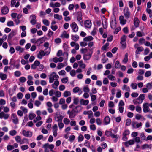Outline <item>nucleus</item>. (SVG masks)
I'll use <instances>...</instances> for the list:
<instances>
[{"label":"nucleus","mask_w":152,"mask_h":152,"mask_svg":"<svg viewBox=\"0 0 152 152\" xmlns=\"http://www.w3.org/2000/svg\"><path fill=\"white\" fill-rule=\"evenodd\" d=\"M49 82L53 83L55 80H57L59 78V76L55 72L51 73L48 75Z\"/></svg>","instance_id":"nucleus-1"},{"label":"nucleus","mask_w":152,"mask_h":152,"mask_svg":"<svg viewBox=\"0 0 152 152\" xmlns=\"http://www.w3.org/2000/svg\"><path fill=\"white\" fill-rule=\"evenodd\" d=\"M54 146L53 144H49L48 143H46L44 144L42 146L44 149V152H49L50 149L52 151L54 148Z\"/></svg>","instance_id":"nucleus-2"},{"label":"nucleus","mask_w":152,"mask_h":152,"mask_svg":"<svg viewBox=\"0 0 152 152\" xmlns=\"http://www.w3.org/2000/svg\"><path fill=\"white\" fill-rule=\"evenodd\" d=\"M149 104L148 103H145L143 104V110L144 113L149 112L150 113H152V110H150L149 107Z\"/></svg>","instance_id":"nucleus-3"},{"label":"nucleus","mask_w":152,"mask_h":152,"mask_svg":"<svg viewBox=\"0 0 152 152\" xmlns=\"http://www.w3.org/2000/svg\"><path fill=\"white\" fill-rule=\"evenodd\" d=\"M21 133L24 136L28 137H31L32 135V133L31 132L29 131H26L25 130H22Z\"/></svg>","instance_id":"nucleus-4"},{"label":"nucleus","mask_w":152,"mask_h":152,"mask_svg":"<svg viewBox=\"0 0 152 152\" xmlns=\"http://www.w3.org/2000/svg\"><path fill=\"white\" fill-rule=\"evenodd\" d=\"M123 12L125 17L127 19L129 18L130 16V13L128 7H125Z\"/></svg>","instance_id":"nucleus-5"},{"label":"nucleus","mask_w":152,"mask_h":152,"mask_svg":"<svg viewBox=\"0 0 152 152\" xmlns=\"http://www.w3.org/2000/svg\"><path fill=\"white\" fill-rule=\"evenodd\" d=\"M73 31L74 32H77L78 30V26L75 22H73L70 25Z\"/></svg>","instance_id":"nucleus-6"},{"label":"nucleus","mask_w":152,"mask_h":152,"mask_svg":"<svg viewBox=\"0 0 152 152\" xmlns=\"http://www.w3.org/2000/svg\"><path fill=\"white\" fill-rule=\"evenodd\" d=\"M10 116V114L4 113V112H1L0 113V118L4 119L5 120L7 119Z\"/></svg>","instance_id":"nucleus-7"},{"label":"nucleus","mask_w":152,"mask_h":152,"mask_svg":"<svg viewBox=\"0 0 152 152\" xmlns=\"http://www.w3.org/2000/svg\"><path fill=\"white\" fill-rule=\"evenodd\" d=\"M111 27L113 29L115 28L116 26V21L115 17H113L111 19L110 21Z\"/></svg>","instance_id":"nucleus-8"},{"label":"nucleus","mask_w":152,"mask_h":152,"mask_svg":"<svg viewBox=\"0 0 152 152\" xmlns=\"http://www.w3.org/2000/svg\"><path fill=\"white\" fill-rule=\"evenodd\" d=\"M58 130V128L57 125L56 124H54L52 127V132L53 135L55 137H56L57 135Z\"/></svg>","instance_id":"nucleus-9"},{"label":"nucleus","mask_w":152,"mask_h":152,"mask_svg":"<svg viewBox=\"0 0 152 152\" xmlns=\"http://www.w3.org/2000/svg\"><path fill=\"white\" fill-rule=\"evenodd\" d=\"M63 118V116H62L61 115H57V113H56V114L55 117V119L56 121L58 123L62 122Z\"/></svg>","instance_id":"nucleus-10"},{"label":"nucleus","mask_w":152,"mask_h":152,"mask_svg":"<svg viewBox=\"0 0 152 152\" xmlns=\"http://www.w3.org/2000/svg\"><path fill=\"white\" fill-rule=\"evenodd\" d=\"M30 23L33 25H35L36 23V16L34 15H31L30 18Z\"/></svg>","instance_id":"nucleus-11"},{"label":"nucleus","mask_w":152,"mask_h":152,"mask_svg":"<svg viewBox=\"0 0 152 152\" xmlns=\"http://www.w3.org/2000/svg\"><path fill=\"white\" fill-rule=\"evenodd\" d=\"M9 11V10L8 7L6 6H4L2 7L1 12V13L4 15L7 14Z\"/></svg>","instance_id":"nucleus-12"},{"label":"nucleus","mask_w":152,"mask_h":152,"mask_svg":"<svg viewBox=\"0 0 152 152\" xmlns=\"http://www.w3.org/2000/svg\"><path fill=\"white\" fill-rule=\"evenodd\" d=\"M12 119L13 122L15 124H17L18 122V120L16 115L14 114H12L11 115Z\"/></svg>","instance_id":"nucleus-13"},{"label":"nucleus","mask_w":152,"mask_h":152,"mask_svg":"<svg viewBox=\"0 0 152 152\" xmlns=\"http://www.w3.org/2000/svg\"><path fill=\"white\" fill-rule=\"evenodd\" d=\"M59 84V81L57 80L55 81L54 83H53L51 86L53 88L55 89H57L58 87Z\"/></svg>","instance_id":"nucleus-14"},{"label":"nucleus","mask_w":152,"mask_h":152,"mask_svg":"<svg viewBox=\"0 0 152 152\" xmlns=\"http://www.w3.org/2000/svg\"><path fill=\"white\" fill-rule=\"evenodd\" d=\"M61 5V4L58 2H56L55 3L51 2L50 4V6L52 8H55V7L57 8L59 7H60Z\"/></svg>","instance_id":"nucleus-15"},{"label":"nucleus","mask_w":152,"mask_h":152,"mask_svg":"<svg viewBox=\"0 0 152 152\" xmlns=\"http://www.w3.org/2000/svg\"><path fill=\"white\" fill-rule=\"evenodd\" d=\"M84 25L86 27L90 28L92 25L91 22L90 20H87L84 22Z\"/></svg>","instance_id":"nucleus-16"},{"label":"nucleus","mask_w":152,"mask_h":152,"mask_svg":"<svg viewBox=\"0 0 152 152\" xmlns=\"http://www.w3.org/2000/svg\"><path fill=\"white\" fill-rule=\"evenodd\" d=\"M134 141L133 140H130L129 141L124 142V144L126 146L128 147L129 145H132L134 144Z\"/></svg>","instance_id":"nucleus-17"},{"label":"nucleus","mask_w":152,"mask_h":152,"mask_svg":"<svg viewBox=\"0 0 152 152\" xmlns=\"http://www.w3.org/2000/svg\"><path fill=\"white\" fill-rule=\"evenodd\" d=\"M119 20L121 24L124 25L126 23V20L124 19V17L123 16H120L119 17Z\"/></svg>","instance_id":"nucleus-18"},{"label":"nucleus","mask_w":152,"mask_h":152,"mask_svg":"<svg viewBox=\"0 0 152 152\" xmlns=\"http://www.w3.org/2000/svg\"><path fill=\"white\" fill-rule=\"evenodd\" d=\"M78 13L79 15L77 16V21L80 23V25H82V24L83 23L82 18H81V12H78Z\"/></svg>","instance_id":"nucleus-19"},{"label":"nucleus","mask_w":152,"mask_h":152,"mask_svg":"<svg viewBox=\"0 0 152 152\" xmlns=\"http://www.w3.org/2000/svg\"><path fill=\"white\" fill-rule=\"evenodd\" d=\"M45 53L43 50H40L39 53L38 54L37 57L38 58L42 59V57L45 55Z\"/></svg>","instance_id":"nucleus-20"},{"label":"nucleus","mask_w":152,"mask_h":152,"mask_svg":"<svg viewBox=\"0 0 152 152\" xmlns=\"http://www.w3.org/2000/svg\"><path fill=\"white\" fill-rule=\"evenodd\" d=\"M134 24L135 26L137 28L139 27V20L137 17L134 18Z\"/></svg>","instance_id":"nucleus-21"},{"label":"nucleus","mask_w":152,"mask_h":152,"mask_svg":"<svg viewBox=\"0 0 152 152\" xmlns=\"http://www.w3.org/2000/svg\"><path fill=\"white\" fill-rule=\"evenodd\" d=\"M88 47L90 48V50L92 53V50L95 48L94 43L92 42H90L88 44Z\"/></svg>","instance_id":"nucleus-22"},{"label":"nucleus","mask_w":152,"mask_h":152,"mask_svg":"<svg viewBox=\"0 0 152 152\" xmlns=\"http://www.w3.org/2000/svg\"><path fill=\"white\" fill-rule=\"evenodd\" d=\"M110 122V118L108 116L105 117L104 119L103 123L105 125L109 124Z\"/></svg>","instance_id":"nucleus-23"},{"label":"nucleus","mask_w":152,"mask_h":152,"mask_svg":"<svg viewBox=\"0 0 152 152\" xmlns=\"http://www.w3.org/2000/svg\"><path fill=\"white\" fill-rule=\"evenodd\" d=\"M80 102L81 104L86 105L88 104L89 101L88 100H85L83 99H82L80 100Z\"/></svg>","instance_id":"nucleus-24"},{"label":"nucleus","mask_w":152,"mask_h":152,"mask_svg":"<svg viewBox=\"0 0 152 152\" xmlns=\"http://www.w3.org/2000/svg\"><path fill=\"white\" fill-rule=\"evenodd\" d=\"M45 41V39L44 37H42L38 39L36 41V44L40 45Z\"/></svg>","instance_id":"nucleus-25"},{"label":"nucleus","mask_w":152,"mask_h":152,"mask_svg":"<svg viewBox=\"0 0 152 152\" xmlns=\"http://www.w3.org/2000/svg\"><path fill=\"white\" fill-rule=\"evenodd\" d=\"M93 37L91 36L87 37L83 39V40L85 42H90L93 39Z\"/></svg>","instance_id":"nucleus-26"},{"label":"nucleus","mask_w":152,"mask_h":152,"mask_svg":"<svg viewBox=\"0 0 152 152\" xmlns=\"http://www.w3.org/2000/svg\"><path fill=\"white\" fill-rule=\"evenodd\" d=\"M78 63L79 66L80 68L82 69H85L86 68V65L84 63H83V61L82 60L79 61L78 62Z\"/></svg>","instance_id":"nucleus-27"},{"label":"nucleus","mask_w":152,"mask_h":152,"mask_svg":"<svg viewBox=\"0 0 152 152\" xmlns=\"http://www.w3.org/2000/svg\"><path fill=\"white\" fill-rule=\"evenodd\" d=\"M73 111L74 112L77 113L80 111L81 110V108L80 106H77L75 108L73 109Z\"/></svg>","instance_id":"nucleus-28"},{"label":"nucleus","mask_w":152,"mask_h":152,"mask_svg":"<svg viewBox=\"0 0 152 152\" xmlns=\"http://www.w3.org/2000/svg\"><path fill=\"white\" fill-rule=\"evenodd\" d=\"M29 143V140L28 139L26 138H23L22 140L20 143V144H28Z\"/></svg>","instance_id":"nucleus-29"},{"label":"nucleus","mask_w":152,"mask_h":152,"mask_svg":"<svg viewBox=\"0 0 152 152\" xmlns=\"http://www.w3.org/2000/svg\"><path fill=\"white\" fill-rule=\"evenodd\" d=\"M92 53H91V54H85L83 56V58L85 60H89L91 57V54Z\"/></svg>","instance_id":"nucleus-30"},{"label":"nucleus","mask_w":152,"mask_h":152,"mask_svg":"<svg viewBox=\"0 0 152 152\" xmlns=\"http://www.w3.org/2000/svg\"><path fill=\"white\" fill-rule=\"evenodd\" d=\"M15 49L17 51H19L20 53L23 52L24 50V48H21L19 46H17L15 48Z\"/></svg>","instance_id":"nucleus-31"},{"label":"nucleus","mask_w":152,"mask_h":152,"mask_svg":"<svg viewBox=\"0 0 152 152\" xmlns=\"http://www.w3.org/2000/svg\"><path fill=\"white\" fill-rule=\"evenodd\" d=\"M54 18L57 19L58 20H60L62 19V17L61 15H59L58 14H56L54 15Z\"/></svg>","instance_id":"nucleus-32"},{"label":"nucleus","mask_w":152,"mask_h":152,"mask_svg":"<svg viewBox=\"0 0 152 152\" xmlns=\"http://www.w3.org/2000/svg\"><path fill=\"white\" fill-rule=\"evenodd\" d=\"M71 93L70 91H64L63 94V96L64 97H66L68 96H70Z\"/></svg>","instance_id":"nucleus-33"},{"label":"nucleus","mask_w":152,"mask_h":152,"mask_svg":"<svg viewBox=\"0 0 152 152\" xmlns=\"http://www.w3.org/2000/svg\"><path fill=\"white\" fill-rule=\"evenodd\" d=\"M152 145H148L147 144H145L142 146V148L143 149H145L148 148H151Z\"/></svg>","instance_id":"nucleus-34"},{"label":"nucleus","mask_w":152,"mask_h":152,"mask_svg":"<svg viewBox=\"0 0 152 152\" xmlns=\"http://www.w3.org/2000/svg\"><path fill=\"white\" fill-rule=\"evenodd\" d=\"M61 37L65 38H68L69 37V35L65 31H64L61 34Z\"/></svg>","instance_id":"nucleus-35"},{"label":"nucleus","mask_w":152,"mask_h":152,"mask_svg":"<svg viewBox=\"0 0 152 152\" xmlns=\"http://www.w3.org/2000/svg\"><path fill=\"white\" fill-rule=\"evenodd\" d=\"M0 78L3 80H5L7 79V75L5 74L0 73Z\"/></svg>","instance_id":"nucleus-36"},{"label":"nucleus","mask_w":152,"mask_h":152,"mask_svg":"<svg viewBox=\"0 0 152 152\" xmlns=\"http://www.w3.org/2000/svg\"><path fill=\"white\" fill-rule=\"evenodd\" d=\"M71 38L73 40L75 41H78L79 37L78 35H72L71 36Z\"/></svg>","instance_id":"nucleus-37"},{"label":"nucleus","mask_w":152,"mask_h":152,"mask_svg":"<svg viewBox=\"0 0 152 152\" xmlns=\"http://www.w3.org/2000/svg\"><path fill=\"white\" fill-rule=\"evenodd\" d=\"M145 94H142L140 95L138 97V99H140L141 103H142V101L145 99Z\"/></svg>","instance_id":"nucleus-38"},{"label":"nucleus","mask_w":152,"mask_h":152,"mask_svg":"<svg viewBox=\"0 0 152 152\" xmlns=\"http://www.w3.org/2000/svg\"><path fill=\"white\" fill-rule=\"evenodd\" d=\"M145 34L143 32H141L140 31H138L136 32V35L137 37H141L145 36Z\"/></svg>","instance_id":"nucleus-39"},{"label":"nucleus","mask_w":152,"mask_h":152,"mask_svg":"<svg viewBox=\"0 0 152 152\" xmlns=\"http://www.w3.org/2000/svg\"><path fill=\"white\" fill-rule=\"evenodd\" d=\"M131 88L134 90L136 89L137 88V84L136 83H133L130 85Z\"/></svg>","instance_id":"nucleus-40"},{"label":"nucleus","mask_w":152,"mask_h":152,"mask_svg":"<svg viewBox=\"0 0 152 152\" xmlns=\"http://www.w3.org/2000/svg\"><path fill=\"white\" fill-rule=\"evenodd\" d=\"M122 89L123 90H126L128 91H130V89L129 86H127L126 85H124Z\"/></svg>","instance_id":"nucleus-41"},{"label":"nucleus","mask_w":152,"mask_h":152,"mask_svg":"<svg viewBox=\"0 0 152 152\" xmlns=\"http://www.w3.org/2000/svg\"><path fill=\"white\" fill-rule=\"evenodd\" d=\"M17 132L16 130H12L10 131L9 132L10 134L12 136H14L16 135Z\"/></svg>","instance_id":"nucleus-42"},{"label":"nucleus","mask_w":152,"mask_h":152,"mask_svg":"<svg viewBox=\"0 0 152 152\" xmlns=\"http://www.w3.org/2000/svg\"><path fill=\"white\" fill-rule=\"evenodd\" d=\"M83 91L85 93H88L90 91V89L88 86H86L84 87Z\"/></svg>","instance_id":"nucleus-43"},{"label":"nucleus","mask_w":152,"mask_h":152,"mask_svg":"<svg viewBox=\"0 0 152 152\" xmlns=\"http://www.w3.org/2000/svg\"><path fill=\"white\" fill-rule=\"evenodd\" d=\"M109 43H106L104 45L102 48V49L103 50H106L108 48V46L109 45Z\"/></svg>","instance_id":"nucleus-44"},{"label":"nucleus","mask_w":152,"mask_h":152,"mask_svg":"<svg viewBox=\"0 0 152 152\" xmlns=\"http://www.w3.org/2000/svg\"><path fill=\"white\" fill-rule=\"evenodd\" d=\"M128 54L127 53H126L125 55L124 58L123 60V62L124 63H126L128 61Z\"/></svg>","instance_id":"nucleus-45"},{"label":"nucleus","mask_w":152,"mask_h":152,"mask_svg":"<svg viewBox=\"0 0 152 152\" xmlns=\"http://www.w3.org/2000/svg\"><path fill=\"white\" fill-rule=\"evenodd\" d=\"M15 139L16 142L18 143H20L21 140L20 136L18 135L15 137Z\"/></svg>","instance_id":"nucleus-46"},{"label":"nucleus","mask_w":152,"mask_h":152,"mask_svg":"<svg viewBox=\"0 0 152 152\" xmlns=\"http://www.w3.org/2000/svg\"><path fill=\"white\" fill-rule=\"evenodd\" d=\"M20 148L21 150L23 151L28 149L29 148V146L28 145H21Z\"/></svg>","instance_id":"nucleus-47"},{"label":"nucleus","mask_w":152,"mask_h":152,"mask_svg":"<svg viewBox=\"0 0 152 152\" xmlns=\"http://www.w3.org/2000/svg\"><path fill=\"white\" fill-rule=\"evenodd\" d=\"M107 77L110 80L112 81L114 80H115V77L111 74L108 75Z\"/></svg>","instance_id":"nucleus-48"},{"label":"nucleus","mask_w":152,"mask_h":152,"mask_svg":"<svg viewBox=\"0 0 152 152\" xmlns=\"http://www.w3.org/2000/svg\"><path fill=\"white\" fill-rule=\"evenodd\" d=\"M15 91L13 89L10 88L8 90V93L10 96H12L14 94Z\"/></svg>","instance_id":"nucleus-49"},{"label":"nucleus","mask_w":152,"mask_h":152,"mask_svg":"<svg viewBox=\"0 0 152 152\" xmlns=\"http://www.w3.org/2000/svg\"><path fill=\"white\" fill-rule=\"evenodd\" d=\"M58 125L60 130H61L64 127V124L62 122L58 123Z\"/></svg>","instance_id":"nucleus-50"},{"label":"nucleus","mask_w":152,"mask_h":152,"mask_svg":"<svg viewBox=\"0 0 152 152\" xmlns=\"http://www.w3.org/2000/svg\"><path fill=\"white\" fill-rule=\"evenodd\" d=\"M79 102V99L78 97H74L73 99V104H77Z\"/></svg>","instance_id":"nucleus-51"},{"label":"nucleus","mask_w":152,"mask_h":152,"mask_svg":"<svg viewBox=\"0 0 152 152\" xmlns=\"http://www.w3.org/2000/svg\"><path fill=\"white\" fill-rule=\"evenodd\" d=\"M55 95L56 97H60L61 95V93L60 91H57L55 92Z\"/></svg>","instance_id":"nucleus-52"},{"label":"nucleus","mask_w":152,"mask_h":152,"mask_svg":"<svg viewBox=\"0 0 152 152\" xmlns=\"http://www.w3.org/2000/svg\"><path fill=\"white\" fill-rule=\"evenodd\" d=\"M14 75L15 77H19L21 75V73L19 71H16L14 72Z\"/></svg>","instance_id":"nucleus-53"},{"label":"nucleus","mask_w":152,"mask_h":152,"mask_svg":"<svg viewBox=\"0 0 152 152\" xmlns=\"http://www.w3.org/2000/svg\"><path fill=\"white\" fill-rule=\"evenodd\" d=\"M63 122L65 124L68 125L70 123V121L68 118H64L63 120Z\"/></svg>","instance_id":"nucleus-54"},{"label":"nucleus","mask_w":152,"mask_h":152,"mask_svg":"<svg viewBox=\"0 0 152 152\" xmlns=\"http://www.w3.org/2000/svg\"><path fill=\"white\" fill-rule=\"evenodd\" d=\"M84 137L82 134H80L78 137V142H81L83 141Z\"/></svg>","instance_id":"nucleus-55"},{"label":"nucleus","mask_w":152,"mask_h":152,"mask_svg":"<svg viewBox=\"0 0 152 152\" xmlns=\"http://www.w3.org/2000/svg\"><path fill=\"white\" fill-rule=\"evenodd\" d=\"M10 111L9 108L7 106L3 107V111L4 113H8Z\"/></svg>","instance_id":"nucleus-56"},{"label":"nucleus","mask_w":152,"mask_h":152,"mask_svg":"<svg viewBox=\"0 0 152 152\" xmlns=\"http://www.w3.org/2000/svg\"><path fill=\"white\" fill-rule=\"evenodd\" d=\"M146 87L150 90L152 88V82L146 84Z\"/></svg>","instance_id":"nucleus-57"},{"label":"nucleus","mask_w":152,"mask_h":152,"mask_svg":"<svg viewBox=\"0 0 152 152\" xmlns=\"http://www.w3.org/2000/svg\"><path fill=\"white\" fill-rule=\"evenodd\" d=\"M34 104L36 106L39 107L41 104V103L38 100H36L35 101Z\"/></svg>","instance_id":"nucleus-58"},{"label":"nucleus","mask_w":152,"mask_h":152,"mask_svg":"<svg viewBox=\"0 0 152 152\" xmlns=\"http://www.w3.org/2000/svg\"><path fill=\"white\" fill-rule=\"evenodd\" d=\"M42 22L43 24L46 26H48L49 25L50 23L49 21L46 19H45L43 20Z\"/></svg>","instance_id":"nucleus-59"},{"label":"nucleus","mask_w":152,"mask_h":152,"mask_svg":"<svg viewBox=\"0 0 152 152\" xmlns=\"http://www.w3.org/2000/svg\"><path fill=\"white\" fill-rule=\"evenodd\" d=\"M19 80L20 82L24 83L26 81V79L25 77H22L19 79Z\"/></svg>","instance_id":"nucleus-60"},{"label":"nucleus","mask_w":152,"mask_h":152,"mask_svg":"<svg viewBox=\"0 0 152 152\" xmlns=\"http://www.w3.org/2000/svg\"><path fill=\"white\" fill-rule=\"evenodd\" d=\"M55 91L53 89H51L49 91V94L50 96H53V95L55 94Z\"/></svg>","instance_id":"nucleus-61"},{"label":"nucleus","mask_w":152,"mask_h":152,"mask_svg":"<svg viewBox=\"0 0 152 152\" xmlns=\"http://www.w3.org/2000/svg\"><path fill=\"white\" fill-rule=\"evenodd\" d=\"M146 11L149 14L150 17H152V10L149 8H147Z\"/></svg>","instance_id":"nucleus-62"},{"label":"nucleus","mask_w":152,"mask_h":152,"mask_svg":"<svg viewBox=\"0 0 152 152\" xmlns=\"http://www.w3.org/2000/svg\"><path fill=\"white\" fill-rule=\"evenodd\" d=\"M136 110L139 113H141L142 112V108L141 107L139 106L136 107Z\"/></svg>","instance_id":"nucleus-63"},{"label":"nucleus","mask_w":152,"mask_h":152,"mask_svg":"<svg viewBox=\"0 0 152 152\" xmlns=\"http://www.w3.org/2000/svg\"><path fill=\"white\" fill-rule=\"evenodd\" d=\"M36 115L34 113H30L29 115V118L30 120H32L35 117Z\"/></svg>","instance_id":"nucleus-64"}]
</instances>
